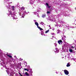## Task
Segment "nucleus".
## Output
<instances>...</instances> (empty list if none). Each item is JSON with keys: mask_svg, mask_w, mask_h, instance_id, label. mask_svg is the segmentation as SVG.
<instances>
[{"mask_svg": "<svg viewBox=\"0 0 76 76\" xmlns=\"http://www.w3.org/2000/svg\"><path fill=\"white\" fill-rule=\"evenodd\" d=\"M64 72L65 75H68L69 74V71H68L66 69L64 70Z\"/></svg>", "mask_w": 76, "mask_h": 76, "instance_id": "nucleus-1", "label": "nucleus"}, {"mask_svg": "<svg viewBox=\"0 0 76 76\" xmlns=\"http://www.w3.org/2000/svg\"><path fill=\"white\" fill-rule=\"evenodd\" d=\"M58 44H59L60 45V43H61L62 42L61 40H59L58 41Z\"/></svg>", "mask_w": 76, "mask_h": 76, "instance_id": "nucleus-2", "label": "nucleus"}, {"mask_svg": "<svg viewBox=\"0 0 76 76\" xmlns=\"http://www.w3.org/2000/svg\"><path fill=\"white\" fill-rule=\"evenodd\" d=\"M6 55L8 57H10V58H12V56L8 54H7Z\"/></svg>", "mask_w": 76, "mask_h": 76, "instance_id": "nucleus-3", "label": "nucleus"}, {"mask_svg": "<svg viewBox=\"0 0 76 76\" xmlns=\"http://www.w3.org/2000/svg\"><path fill=\"white\" fill-rule=\"evenodd\" d=\"M35 25H37V26H39V24H38V23L37 22H36L35 23Z\"/></svg>", "mask_w": 76, "mask_h": 76, "instance_id": "nucleus-4", "label": "nucleus"}, {"mask_svg": "<svg viewBox=\"0 0 76 76\" xmlns=\"http://www.w3.org/2000/svg\"><path fill=\"white\" fill-rule=\"evenodd\" d=\"M37 28H39V29H40V30H43V29L42 28H41L39 26H37Z\"/></svg>", "mask_w": 76, "mask_h": 76, "instance_id": "nucleus-5", "label": "nucleus"}, {"mask_svg": "<svg viewBox=\"0 0 76 76\" xmlns=\"http://www.w3.org/2000/svg\"><path fill=\"white\" fill-rule=\"evenodd\" d=\"M25 75L26 76H29V74L26 72H25Z\"/></svg>", "mask_w": 76, "mask_h": 76, "instance_id": "nucleus-6", "label": "nucleus"}, {"mask_svg": "<svg viewBox=\"0 0 76 76\" xmlns=\"http://www.w3.org/2000/svg\"><path fill=\"white\" fill-rule=\"evenodd\" d=\"M12 10L13 11V10H15V7L14 6H12Z\"/></svg>", "mask_w": 76, "mask_h": 76, "instance_id": "nucleus-7", "label": "nucleus"}, {"mask_svg": "<svg viewBox=\"0 0 76 76\" xmlns=\"http://www.w3.org/2000/svg\"><path fill=\"white\" fill-rule=\"evenodd\" d=\"M69 66H70V64H69V63H68L66 65V66L69 67Z\"/></svg>", "mask_w": 76, "mask_h": 76, "instance_id": "nucleus-8", "label": "nucleus"}, {"mask_svg": "<svg viewBox=\"0 0 76 76\" xmlns=\"http://www.w3.org/2000/svg\"><path fill=\"white\" fill-rule=\"evenodd\" d=\"M46 15L45 14H43L42 15V18H44L45 17Z\"/></svg>", "mask_w": 76, "mask_h": 76, "instance_id": "nucleus-9", "label": "nucleus"}, {"mask_svg": "<svg viewBox=\"0 0 76 76\" xmlns=\"http://www.w3.org/2000/svg\"><path fill=\"white\" fill-rule=\"evenodd\" d=\"M69 51L71 53H72L73 52V49H70L69 50Z\"/></svg>", "mask_w": 76, "mask_h": 76, "instance_id": "nucleus-10", "label": "nucleus"}, {"mask_svg": "<svg viewBox=\"0 0 76 76\" xmlns=\"http://www.w3.org/2000/svg\"><path fill=\"white\" fill-rule=\"evenodd\" d=\"M21 10H25V8L23 7L21 8Z\"/></svg>", "mask_w": 76, "mask_h": 76, "instance_id": "nucleus-11", "label": "nucleus"}, {"mask_svg": "<svg viewBox=\"0 0 76 76\" xmlns=\"http://www.w3.org/2000/svg\"><path fill=\"white\" fill-rule=\"evenodd\" d=\"M49 31V30H48L46 31L45 33L46 34H47V33H48V32Z\"/></svg>", "mask_w": 76, "mask_h": 76, "instance_id": "nucleus-12", "label": "nucleus"}, {"mask_svg": "<svg viewBox=\"0 0 76 76\" xmlns=\"http://www.w3.org/2000/svg\"><path fill=\"white\" fill-rule=\"evenodd\" d=\"M10 76H13V74H12V73H10Z\"/></svg>", "mask_w": 76, "mask_h": 76, "instance_id": "nucleus-13", "label": "nucleus"}, {"mask_svg": "<svg viewBox=\"0 0 76 76\" xmlns=\"http://www.w3.org/2000/svg\"><path fill=\"white\" fill-rule=\"evenodd\" d=\"M24 70H27V72L29 71V70H28L26 68H24Z\"/></svg>", "mask_w": 76, "mask_h": 76, "instance_id": "nucleus-14", "label": "nucleus"}, {"mask_svg": "<svg viewBox=\"0 0 76 76\" xmlns=\"http://www.w3.org/2000/svg\"><path fill=\"white\" fill-rule=\"evenodd\" d=\"M24 15H25L24 14H23L22 15V17H23V18H24Z\"/></svg>", "mask_w": 76, "mask_h": 76, "instance_id": "nucleus-15", "label": "nucleus"}, {"mask_svg": "<svg viewBox=\"0 0 76 76\" xmlns=\"http://www.w3.org/2000/svg\"><path fill=\"white\" fill-rule=\"evenodd\" d=\"M47 13H48V14H49L50 13V12L49 11H47Z\"/></svg>", "mask_w": 76, "mask_h": 76, "instance_id": "nucleus-16", "label": "nucleus"}, {"mask_svg": "<svg viewBox=\"0 0 76 76\" xmlns=\"http://www.w3.org/2000/svg\"><path fill=\"white\" fill-rule=\"evenodd\" d=\"M10 15H12V12H10Z\"/></svg>", "mask_w": 76, "mask_h": 76, "instance_id": "nucleus-17", "label": "nucleus"}, {"mask_svg": "<svg viewBox=\"0 0 76 76\" xmlns=\"http://www.w3.org/2000/svg\"><path fill=\"white\" fill-rule=\"evenodd\" d=\"M29 72H30V73H32V71L31 70L30 71H29Z\"/></svg>", "mask_w": 76, "mask_h": 76, "instance_id": "nucleus-18", "label": "nucleus"}, {"mask_svg": "<svg viewBox=\"0 0 76 76\" xmlns=\"http://www.w3.org/2000/svg\"><path fill=\"white\" fill-rule=\"evenodd\" d=\"M46 5H47V6H48L49 5H48V4L47 3H46Z\"/></svg>", "mask_w": 76, "mask_h": 76, "instance_id": "nucleus-19", "label": "nucleus"}, {"mask_svg": "<svg viewBox=\"0 0 76 76\" xmlns=\"http://www.w3.org/2000/svg\"><path fill=\"white\" fill-rule=\"evenodd\" d=\"M48 8H50V7H51V6H49V5H48Z\"/></svg>", "mask_w": 76, "mask_h": 76, "instance_id": "nucleus-20", "label": "nucleus"}, {"mask_svg": "<svg viewBox=\"0 0 76 76\" xmlns=\"http://www.w3.org/2000/svg\"><path fill=\"white\" fill-rule=\"evenodd\" d=\"M19 75H20V76H22V75L19 72Z\"/></svg>", "mask_w": 76, "mask_h": 76, "instance_id": "nucleus-21", "label": "nucleus"}, {"mask_svg": "<svg viewBox=\"0 0 76 76\" xmlns=\"http://www.w3.org/2000/svg\"><path fill=\"white\" fill-rule=\"evenodd\" d=\"M19 75H20V76H22V75L19 72Z\"/></svg>", "mask_w": 76, "mask_h": 76, "instance_id": "nucleus-22", "label": "nucleus"}, {"mask_svg": "<svg viewBox=\"0 0 76 76\" xmlns=\"http://www.w3.org/2000/svg\"><path fill=\"white\" fill-rule=\"evenodd\" d=\"M58 33H59V32H60V31L59 30H58Z\"/></svg>", "mask_w": 76, "mask_h": 76, "instance_id": "nucleus-23", "label": "nucleus"}, {"mask_svg": "<svg viewBox=\"0 0 76 76\" xmlns=\"http://www.w3.org/2000/svg\"><path fill=\"white\" fill-rule=\"evenodd\" d=\"M72 48H74V47H73V46H72Z\"/></svg>", "mask_w": 76, "mask_h": 76, "instance_id": "nucleus-24", "label": "nucleus"}, {"mask_svg": "<svg viewBox=\"0 0 76 76\" xmlns=\"http://www.w3.org/2000/svg\"><path fill=\"white\" fill-rule=\"evenodd\" d=\"M15 57H16V56H15Z\"/></svg>", "mask_w": 76, "mask_h": 76, "instance_id": "nucleus-25", "label": "nucleus"}, {"mask_svg": "<svg viewBox=\"0 0 76 76\" xmlns=\"http://www.w3.org/2000/svg\"><path fill=\"white\" fill-rule=\"evenodd\" d=\"M14 19H15V18H13Z\"/></svg>", "mask_w": 76, "mask_h": 76, "instance_id": "nucleus-26", "label": "nucleus"}]
</instances>
